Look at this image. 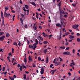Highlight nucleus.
Wrapping results in <instances>:
<instances>
[{"label":"nucleus","instance_id":"0e129e2a","mask_svg":"<svg viewBox=\"0 0 80 80\" xmlns=\"http://www.w3.org/2000/svg\"><path fill=\"white\" fill-rule=\"evenodd\" d=\"M19 2H20V3H21V4H22V1L21 0H20V1H19Z\"/></svg>","mask_w":80,"mask_h":80},{"label":"nucleus","instance_id":"e2e57ef3","mask_svg":"<svg viewBox=\"0 0 80 80\" xmlns=\"http://www.w3.org/2000/svg\"><path fill=\"white\" fill-rule=\"evenodd\" d=\"M68 31H69L70 32H72V30L71 29H68Z\"/></svg>","mask_w":80,"mask_h":80},{"label":"nucleus","instance_id":"bf43d9fd","mask_svg":"<svg viewBox=\"0 0 80 80\" xmlns=\"http://www.w3.org/2000/svg\"><path fill=\"white\" fill-rule=\"evenodd\" d=\"M10 9H11V10H13V8L12 6H11L10 7Z\"/></svg>","mask_w":80,"mask_h":80},{"label":"nucleus","instance_id":"37998d69","mask_svg":"<svg viewBox=\"0 0 80 80\" xmlns=\"http://www.w3.org/2000/svg\"><path fill=\"white\" fill-rule=\"evenodd\" d=\"M72 5L73 7H76V4H72Z\"/></svg>","mask_w":80,"mask_h":80},{"label":"nucleus","instance_id":"5701e85b","mask_svg":"<svg viewBox=\"0 0 80 80\" xmlns=\"http://www.w3.org/2000/svg\"><path fill=\"white\" fill-rule=\"evenodd\" d=\"M70 38H74V36H72V35H70Z\"/></svg>","mask_w":80,"mask_h":80},{"label":"nucleus","instance_id":"7ed1b4c3","mask_svg":"<svg viewBox=\"0 0 80 80\" xmlns=\"http://www.w3.org/2000/svg\"><path fill=\"white\" fill-rule=\"evenodd\" d=\"M78 24L73 25V26H72V28L74 29H77V28H78Z\"/></svg>","mask_w":80,"mask_h":80},{"label":"nucleus","instance_id":"c9c22d12","mask_svg":"<svg viewBox=\"0 0 80 80\" xmlns=\"http://www.w3.org/2000/svg\"><path fill=\"white\" fill-rule=\"evenodd\" d=\"M20 20L21 21V22H23V19H22V18H20Z\"/></svg>","mask_w":80,"mask_h":80},{"label":"nucleus","instance_id":"a211bd4d","mask_svg":"<svg viewBox=\"0 0 80 80\" xmlns=\"http://www.w3.org/2000/svg\"><path fill=\"white\" fill-rule=\"evenodd\" d=\"M37 44H35V43H34V44H33V46L35 48H37Z\"/></svg>","mask_w":80,"mask_h":80},{"label":"nucleus","instance_id":"6e6552de","mask_svg":"<svg viewBox=\"0 0 80 80\" xmlns=\"http://www.w3.org/2000/svg\"><path fill=\"white\" fill-rule=\"evenodd\" d=\"M39 40H40L41 41H43V38L42 37H40V36H38Z\"/></svg>","mask_w":80,"mask_h":80},{"label":"nucleus","instance_id":"0eeeda50","mask_svg":"<svg viewBox=\"0 0 80 80\" xmlns=\"http://www.w3.org/2000/svg\"><path fill=\"white\" fill-rule=\"evenodd\" d=\"M56 27H61L62 25L59 23H58L56 24Z\"/></svg>","mask_w":80,"mask_h":80},{"label":"nucleus","instance_id":"603ef678","mask_svg":"<svg viewBox=\"0 0 80 80\" xmlns=\"http://www.w3.org/2000/svg\"><path fill=\"white\" fill-rule=\"evenodd\" d=\"M65 28H62V31L65 32Z\"/></svg>","mask_w":80,"mask_h":80},{"label":"nucleus","instance_id":"ddd939ff","mask_svg":"<svg viewBox=\"0 0 80 80\" xmlns=\"http://www.w3.org/2000/svg\"><path fill=\"white\" fill-rule=\"evenodd\" d=\"M59 11L60 13H63V14H65V13H64V11L63 12H62V10H61V9H60V8H59Z\"/></svg>","mask_w":80,"mask_h":80},{"label":"nucleus","instance_id":"1a4fd4ad","mask_svg":"<svg viewBox=\"0 0 80 80\" xmlns=\"http://www.w3.org/2000/svg\"><path fill=\"white\" fill-rule=\"evenodd\" d=\"M46 63H48V57H47L46 60Z\"/></svg>","mask_w":80,"mask_h":80},{"label":"nucleus","instance_id":"5fc2aeb1","mask_svg":"<svg viewBox=\"0 0 80 80\" xmlns=\"http://www.w3.org/2000/svg\"><path fill=\"white\" fill-rule=\"evenodd\" d=\"M14 78L13 77L11 78V80H14Z\"/></svg>","mask_w":80,"mask_h":80},{"label":"nucleus","instance_id":"ea45409f","mask_svg":"<svg viewBox=\"0 0 80 80\" xmlns=\"http://www.w3.org/2000/svg\"><path fill=\"white\" fill-rule=\"evenodd\" d=\"M39 28L40 29H42V27L41 26H39Z\"/></svg>","mask_w":80,"mask_h":80},{"label":"nucleus","instance_id":"79ce46f5","mask_svg":"<svg viewBox=\"0 0 80 80\" xmlns=\"http://www.w3.org/2000/svg\"><path fill=\"white\" fill-rule=\"evenodd\" d=\"M36 65H35V64H34V63H33L32 64V67H35Z\"/></svg>","mask_w":80,"mask_h":80},{"label":"nucleus","instance_id":"c03bdc74","mask_svg":"<svg viewBox=\"0 0 80 80\" xmlns=\"http://www.w3.org/2000/svg\"><path fill=\"white\" fill-rule=\"evenodd\" d=\"M8 54H9V56H10V55L12 57V52L9 53H8Z\"/></svg>","mask_w":80,"mask_h":80},{"label":"nucleus","instance_id":"f03ea898","mask_svg":"<svg viewBox=\"0 0 80 80\" xmlns=\"http://www.w3.org/2000/svg\"><path fill=\"white\" fill-rule=\"evenodd\" d=\"M5 35H3L1 37H0V41H1L2 42H3V40H4V39H5Z\"/></svg>","mask_w":80,"mask_h":80},{"label":"nucleus","instance_id":"4468645a","mask_svg":"<svg viewBox=\"0 0 80 80\" xmlns=\"http://www.w3.org/2000/svg\"><path fill=\"white\" fill-rule=\"evenodd\" d=\"M31 4L33 5H34V6H35V7H36V4H35L34 2H31Z\"/></svg>","mask_w":80,"mask_h":80},{"label":"nucleus","instance_id":"4be33fe9","mask_svg":"<svg viewBox=\"0 0 80 80\" xmlns=\"http://www.w3.org/2000/svg\"><path fill=\"white\" fill-rule=\"evenodd\" d=\"M24 78V80H25L26 78V74H24L23 75V77Z\"/></svg>","mask_w":80,"mask_h":80},{"label":"nucleus","instance_id":"423d86ee","mask_svg":"<svg viewBox=\"0 0 80 80\" xmlns=\"http://www.w3.org/2000/svg\"><path fill=\"white\" fill-rule=\"evenodd\" d=\"M60 63V62H56L55 63V66H59Z\"/></svg>","mask_w":80,"mask_h":80},{"label":"nucleus","instance_id":"20e7f679","mask_svg":"<svg viewBox=\"0 0 80 80\" xmlns=\"http://www.w3.org/2000/svg\"><path fill=\"white\" fill-rule=\"evenodd\" d=\"M63 55H71L70 53L68 52H65L63 53Z\"/></svg>","mask_w":80,"mask_h":80},{"label":"nucleus","instance_id":"9b49d317","mask_svg":"<svg viewBox=\"0 0 80 80\" xmlns=\"http://www.w3.org/2000/svg\"><path fill=\"white\" fill-rule=\"evenodd\" d=\"M44 72H45V71L43 70H41V71H40L41 74V75H43V73H44Z\"/></svg>","mask_w":80,"mask_h":80},{"label":"nucleus","instance_id":"de8ad7c7","mask_svg":"<svg viewBox=\"0 0 80 80\" xmlns=\"http://www.w3.org/2000/svg\"><path fill=\"white\" fill-rule=\"evenodd\" d=\"M17 44V42H14L13 43V45H16Z\"/></svg>","mask_w":80,"mask_h":80},{"label":"nucleus","instance_id":"72a5a7b5","mask_svg":"<svg viewBox=\"0 0 80 80\" xmlns=\"http://www.w3.org/2000/svg\"><path fill=\"white\" fill-rule=\"evenodd\" d=\"M61 3H59L58 4V6H59V8H60V6H61Z\"/></svg>","mask_w":80,"mask_h":80},{"label":"nucleus","instance_id":"dca6fc26","mask_svg":"<svg viewBox=\"0 0 80 80\" xmlns=\"http://www.w3.org/2000/svg\"><path fill=\"white\" fill-rule=\"evenodd\" d=\"M43 52L45 54H46V53H47V49H45V50H44L43 51Z\"/></svg>","mask_w":80,"mask_h":80},{"label":"nucleus","instance_id":"473e14b6","mask_svg":"<svg viewBox=\"0 0 80 80\" xmlns=\"http://www.w3.org/2000/svg\"><path fill=\"white\" fill-rule=\"evenodd\" d=\"M53 64H51L50 66V68H52V67H53Z\"/></svg>","mask_w":80,"mask_h":80},{"label":"nucleus","instance_id":"338daca9","mask_svg":"<svg viewBox=\"0 0 80 80\" xmlns=\"http://www.w3.org/2000/svg\"><path fill=\"white\" fill-rule=\"evenodd\" d=\"M24 27H25V28H27V25L26 24H25L24 25Z\"/></svg>","mask_w":80,"mask_h":80},{"label":"nucleus","instance_id":"7c9ffc66","mask_svg":"<svg viewBox=\"0 0 80 80\" xmlns=\"http://www.w3.org/2000/svg\"><path fill=\"white\" fill-rule=\"evenodd\" d=\"M22 66H20V71H22Z\"/></svg>","mask_w":80,"mask_h":80},{"label":"nucleus","instance_id":"49530a36","mask_svg":"<svg viewBox=\"0 0 80 80\" xmlns=\"http://www.w3.org/2000/svg\"><path fill=\"white\" fill-rule=\"evenodd\" d=\"M20 67V64H18V68H19Z\"/></svg>","mask_w":80,"mask_h":80},{"label":"nucleus","instance_id":"69168bd1","mask_svg":"<svg viewBox=\"0 0 80 80\" xmlns=\"http://www.w3.org/2000/svg\"><path fill=\"white\" fill-rule=\"evenodd\" d=\"M76 35H77V36H79L80 34L79 33H77Z\"/></svg>","mask_w":80,"mask_h":80},{"label":"nucleus","instance_id":"13d9d810","mask_svg":"<svg viewBox=\"0 0 80 80\" xmlns=\"http://www.w3.org/2000/svg\"><path fill=\"white\" fill-rule=\"evenodd\" d=\"M17 62H14L13 64V65H17Z\"/></svg>","mask_w":80,"mask_h":80},{"label":"nucleus","instance_id":"c756f323","mask_svg":"<svg viewBox=\"0 0 80 80\" xmlns=\"http://www.w3.org/2000/svg\"><path fill=\"white\" fill-rule=\"evenodd\" d=\"M23 10L24 11V12H27V10H26V9H25V7H23Z\"/></svg>","mask_w":80,"mask_h":80},{"label":"nucleus","instance_id":"aec40b11","mask_svg":"<svg viewBox=\"0 0 80 80\" xmlns=\"http://www.w3.org/2000/svg\"><path fill=\"white\" fill-rule=\"evenodd\" d=\"M35 42H36V43H35L37 45V44H38V41H37V39H35Z\"/></svg>","mask_w":80,"mask_h":80},{"label":"nucleus","instance_id":"a878e982","mask_svg":"<svg viewBox=\"0 0 80 80\" xmlns=\"http://www.w3.org/2000/svg\"><path fill=\"white\" fill-rule=\"evenodd\" d=\"M48 42L47 41H44L43 42L44 44H47Z\"/></svg>","mask_w":80,"mask_h":80},{"label":"nucleus","instance_id":"b1692460","mask_svg":"<svg viewBox=\"0 0 80 80\" xmlns=\"http://www.w3.org/2000/svg\"><path fill=\"white\" fill-rule=\"evenodd\" d=\"M18 42L19 43H18V45L19 47H21V45H21V42H20V41H19Z\"/></svg>","mask_w":80,"mask_h":80},{"label":"nucleus","instance_id":"4c0bfd02","mask_svg":"<svg viewBox=\"0 0 80 80\" xmlns=\"http://www.w3.org/2000/svg\"><path fill=\"white\" fill-rule=\"evenodd\" d=\"M38 61H40V60H41V58H40V57H38Z\"/></svg>","mask_w":80,"mask_h":80},{"label":"nucleus","instance_id":"39448f33","mask_svg":"<svg viewBox=\"0 0 80 80\" xmlns=\"http://www.w3.org/2000/svg\"><path fill=\"white\" fill-rule=\"evenodd\" d=\"M28 58L29 60L28 62L30 63L31 62H33V60H32V58H31V56H29Z\"/></svg>","mask_w":80,"mask_h":80},{"label":"nucleus","instance_id":"6ab92c4d","mask_svg":"<svg viewBox=\"0 0 80 80\" xmlns=\"http://www.w3.org/2000/svg\"><path fill=\"white\" fill-rule=\"evenodd\" d=\"M3 34H4V32H0V36H1V35H3Z\"/></svg>","mask_w":80,"mask_h":80},{"label":"nucleus","instance_id":"e433bc0d","mask_svg":"<svg viewBox=\"0 0 80 80\" xmlns=\"http://www.w3.org/2000/svg\"><path fill=\"white\" fill-rule=\"evenodd\" d=\"M80 38H77V42H80Z\"/></svg>","mask_w":80,"mask_h":80},{"label":"nucleus","instance_id":"8fccbe9b","mask_svg":"<svg viewBox=\"0 0 80 80\" xmlns=\"http://www.w3.org/2000/svg\"><path fill=\"white\" fill-rule=\"evenodd\" d=\"M68 75L69 76H71V75H72V74H71V73L69 72H68Z\"/></svg>","mask_w":80,"mask_h":80},{"label":"nucleus","instance_id":"774afa93","mask_svg":"<svg viewBox=\"0 0 80 80\" xmlns=\"http://www.w3.org/2000/svg\"><path fill=\"white\" fill-rule=\"evenodd\" d=\"M52 36H53V35L51 34V35H49V37H52Z\"/></svg>","mask_w":80,"mask_h":80},{"label":"nucleus","instance_id":"6e6d98bb","mask_svg":"<svg viewBox=\"0 0 80 80\" xmlns=\"http://www.w3.org/2000/svg\"><path fill=\"white\" fill-rule=\"evenodd\" d=\"M1 18H2V21H4V17H3V16L1 17Z\"/></svg>","mask_w":80,"mask_h":80},{"label":"nucleus","instance_id":"f8f14e48","mask_svg":"<svg viewBox=\"0 0 80 80\" xmlns=\"http://www.w3.org/2000/svg\"><path fill=\"white\" fill-rule=\"evenodd\" d=\"M73 65H75V63H74V62H73L71 63H70V66L71 67H72V66H73Z\"/></svg>","mask_w":80,"mask_h":80},{"label":"nucleus","instance_id":"3c124183","mask_svg":"<svg viewBox=\"0 0 80 80\" xmlns=\"http://www.w3.org/2000/svg\"><path fill=\"white\" fill-rule=\"evenodd\" d=\"M22 67H23V68H27V67H26L25 66L23 65L22 66Z\"/></svg>","mask_w":80,"mask_h":80},{"label":"nucleus","instance_id":"864d4df0","mask_svg":"<svg viewBox=\"0 0 80 80\" xmlns=\"http://www.w3.org/2000/svg\"><path fill=\"white\" fill-rule=\"evenodd\" d=\"M44 37H49V36L47 34H45L44 36Z\"/></svg>","mask_w":80,"mask_h":80},{"label":"nucleus","instance_id":"9d476101","mask_svg":"<svg viewBox=\"0 0 80 80\" xmlns=\"http://www.w3.org/2000/svg\"><path fill=\"white\" fill-rule=\"evenodd\" d=\"M27 57H26V56H25L24 59V62H25V63H26L27 62Z\"/></svg>","mask_w":80,"mask_h":80},{"label":"nucleus","instance_id":"052dcab7","mask_svg":"<svg viewBox=\"0 0 80 80\" xmlns=\"http://www.w3.org/2000/svg\"><path fill=\"white\" fill-rule=\"evenodd\" d=\"M68 34H69V32H67L65 34L66 35V36H67V35H68Z\"/></svg>","mask_w":80,"mask_h":80},{"label":"nucleus","instance_id":"393cba45","mask_svg":"<svg viewBox=\"0 0 80 80\" xmlns=\"http://www.w3.org/2000/svg\"><path fill=\"white\" fill-rule=\"evenodd\" d=\"M21 17H22V18H24V17H25V16H24L23 14H21Z\"/></svg>","mask_w":80,"mask_h":80},{"label":"nucleus","instance_id":"f3484780","mask_svg":"<svg viewBox=\"0 0 80 80\" xmlns=\"http://www.w3.org/2000/svg\"><path fill=\"white\" fill-rule=\"evenodd\" d=\"M58 61V60H57V59H54V60L53 61V63H56L55 62H57Z\"/></svg>","mask_w":80,"mask_h":80},{"label":"nucleus","instance_id":"2f4dec72","mask_svg":"<svg viewBox=\"0 0 80 80\" xmlns=\"http://www.w3.org/2000/svg\"><path fill=\"white\" fill-rule=\"evenodd\" d=\"M60 19L63 18H62V14L61 13L60 14Z\"/></svg>","mask_w":80,"mask_h":80},{"label":"nucleus","instance_id":"4d7b16f0","mask_svg":"<svg viewBox=\"0 0 80 80\" xmlns=\"http://www.w3.org/2000/svg\"><path fill=\"white\" fill-rule=\"evenodd\" d=\"M67 45H68V43L67 42H66V43H65L66 46H67Z\"/></svg>","mask_w":80,"mask_h":80},{"label":"nucleus","instance_id":"c85d7f7f","mask_svg":"<svg viewBox=\"0 0 80 80\" xmlns=\"http://www.w3.org/2000/svg\"><path fill=\"white\" fill-rule=\"evenodd\" d=\"M5 67H4L2 68V71H3V72H4L5 71Z\"/></svg>","mask_w":80,"mask_h":80},{"label":"nucleus","instance_id":"58836bf2","mask_svg":"<svg viewBox=\"0 0 80 80\" xmlns=\"http://www.w3.org/2000/svg\"><path fill=\"white\" fill-rule=\"evenodd\" d=\"M15 15H14L13 17V18H12V20H13V21L15 19Z\"/></svg>","mask_w":80,"mask_h":80},{"label":"nucleus","instance_id":"09e8293b","mask_svg":"<svg viewBox=\"0 0 80 80\" xmlns=\"http://www.w3.org/2000/svg\"><path fill=\"white\" fill-rule=\"evenodd\" d=\"M41 70H44V68L42 67V68L41 69Z\"/></svg>","mask_w":80,"mask_h":80},{"label":"nucleus","instance_id":"412c9836","mask_svg":"<svg viewBox=\"0 0 80 80\" xmlns=\"http://www.w3.org/2000/svg\"><path fill=\"white\" fill-rule=\"evenodd\" d=\"M25 7L26 9H28V6L27 5H25Z\"/></svg>","mask_w":80,"mask_h":80},{"label":"nucleus","instance_id":"f257e3e1","mask_svg":"<svg viewBox=\"0 0 80 80\" xmlns=\"http://www.w3.org/2000/svg\"><path fill=\"white\" fill-rule=\"evenodd\" d=\"M5 12H4V17H8L9 16H11V15H10V13L8 14L6 12V11L8 10V8L6 7L5 8Z\"/></svg>","mask_w":80,"mask_h":80},{"label":"nucleus","instance_id":"680f3d73","mask_svg":"<svg viewBox=\"0 0 80 80\" xmlns=\"http://www.w3.org/2000/svg\"><path fill=\"white\" fill-rule=\"evenodd\" d=\"M38 11H39V12H40V11H41L40 8H38Z\"/></svg>","mask_w":80,"mask_h":80},{"label":"nucleus","instance_id":"a19ab883","mask_svg":"<svg viewBox=\"0 0 80 80\" xmlns=\"http://www.w3.org/2000/svg\"><path fill=\"white\" fill-rule=\"evenodd\" d=\"M60 23H61V26H62V25H63V22H60Z\"/></svg>","mask_w":80,"mask_h":80},{"label":"nucleus","instance_id":"a18cd8bd","mask_svg":"<svg viewBox=\"0 0 80 80\" xmlns=\"http://www.w3.org/2000/svg\"><path fill=\"white\" fill-rule=\"evenodd\" d=\"M70 49V47H67L66 48V50H68Z\"/></svg>","mask_w":80,"mask_h":80},{"label":"nucleus","instance_id":"bb28decb","mask_svg":"<svg viewBox=\"0 0 80 80\" xmlns=\"http://www.w3.org/2000/svg\"><path fill=\"white\" fill-rule=\"evenodd\" d=\"M39 41L38 42V44H40V45H42V43H40V42H41V41H40V39H39Z\"/></svg>","mask_w":80,"mask_h":80},{"label":"nucleus","instance_id":"f704fd0d","mask_svg":"<svg viewBox=\"0 0 80 80\" xmlns=\"http://www.w3.org/2000/svg\"><path fill=\"white\" fill-rule=\"evenodd\" d=\"M60 22H63V18L62 19H60Z\"/></svg>","mask_w":80,"mask_h":80},{"label":"nucleus","instance_id":"cd10ccee","mask_svg":"<svg viewBox=\"0 0 80 80\" xmlns=\"http://www.w3.org/2000/svg\"><path fill=\"white\" fill-rule=\"evenodd\" d=\"M9 36H10V34H9V33H7L6 34V37H9Z\"/></svg>","mask_w":80,"mask_h":80},{"label":"nucleus","instance_id":"2eb2a0df","mask_svg":"<svg viewBox=\"0 0 80 80\" xmlns=\"http://www.w3.org/2000/svg\"><path fill=\"white\" fill-rule=\"evenodd\" d=\"M4 21L3 20V21H2V22L1 24V27H3V25H4Z\"/></svg>","mask_w":80,"mask_h":80}]
</instances>
